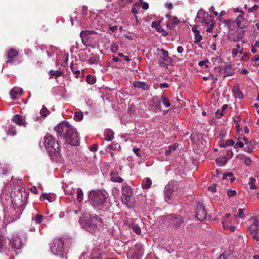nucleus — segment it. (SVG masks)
<instances>
[{
	"label": "nucleus",
	"mask_w": 259,
	"mask_h": 259,
	"mask_svg": "<svg viewBox=\"0 0 259 259\" xmlns=\"http://www.w3.org/2000/svg\"><path fill=\"white\" fill-rule=\"evenodd\" d=\"M57 135L65 140L66 144L75 146L79 144V137L76 130L67 121H64L55 128Z\"/></svg>",
	"instance_id": "f257e3e1"
},
{
	"label": "nucleus",
	"mask_w": 259,
	"mask_h": 259,
	"mask_svg": "<svg viewBox=\"0 0 259 259\" xmlns=\"http://www.w3.org/2000/svg\"><path fill=\"white\" fill-rule=\"evenodd\" d=\"M89 201L95 208L99 210L106 209L110 206L108 194L100 190L90 191Z\"/></svg>",
	"instance_id": "f03ea898"
},
{
	"label": "nucleus",
	"mask_w": 259,
	"mask_h": 259,
	"mask_svg": "<svg viewBox=\"0 0 259 259\" xmlns=\"http://www.w3.org/2000/svg\"><path fill=\"white\" fill-rule=\"evenodd\" d=\"M79 221L82 227L92 233L103 228L102 219L97 215L85 214L80 218Z\"/></svg>",
	"instance_id": "7ed1b4c3"
},
{
	"label": "nucleus",
	"mask_w": 259,
	"mask_h": 259,
	"mask_svg": "<svg viewBox=\"0 0 259 259\" xmlns=\"http://www.w3.org/2000/svg\"><path fill=\"white\" fill-rule=\"evenodd\" d=\"M44 144L45 148L50 155L59 156L60 147L58 142H56L54 137L51 135H47L44 139Z\"/></svg>",
	"instance_id": "20e7f679"
},
{
	"label": "nucleus",
	"mask_w": 259,
	"mask_h": 259,
	"mask_svg": "<svg viewBox=\"0 0 259 259\" xmlns=\"http://www.w3.org/2000/svg\"><path fill=\"white\" fill-rule=\"evenodd\" d=\"M26 200L27 199L25 197L23 199L22 194H21L20 195L18 194L13 198L11 201L15 209V215L16 214V217L15 219H11L9 222H13L20 218V216L23 210L24 206L26 204Z\"/></svg>",
	"instance_id": "39448f33"
},
{
	"label": "nucleus",
	"mask_w": 259,
	"mask_h": 259,
	"mask_svg": "<svg viewBox=\"0 0 259 259\" xmlns=\"http://www.w3.org/2000/svg\"><path fill=\"white\" fill-rule=\"evenodd\" d=\"M64 246V241L62 239L60 238H55L50 245L51 252L54 255L64 258L66 255Z\"/></svg>",
	"instance_id": "423d86ee"
},
{
	"label": "nucleus",
	"mask_w": 259,
	"mask_h": 259,
	"mask_svg": "<svg viewBox=\"0 0 259 259\" xmlns=\"http://www.w3.org/2000/svg\"><path fill=\"white\" fill-rule=\"evenodd\" d=\"M248 231L252 238L259 241V215L252 218L249 221Z\"/></svg>",
	"instance_id": "0eeeda50"
},
{
	"label": "nucleus",
	"mask_w": 259,
	"mask_h": 259,
	"mask_svg": "<svg viewBox=\"0 0 259 259\" xmlns=\"http://www.w3.org/2000/svg\"><path fill=\"white\" fill-rule=\"evenodd\" d=\"M184 219L180 215L170 214L165 217V224L167 226L179 228L184 222Z\"/></svg>",
	"instance_id": "6e6552de"
},
{
	"label": "nucleus",
	"mask_w": 259,
	"mask_h": 259,
	"mask_svg": "<svg viewBox=\"0 0 259 259\" xmlns=\"http://www.w3.org/2000/svg\"><path fill=\"white\" fill-rule=\"evenodd\" d=\"M245 30L242 28H237L236 30L230 32L228 38L230 41L237 42L242 39L244 35Z\"/></svg>",
	"instance_id": "1a4fd4ad"
},
{
	"label": "nucleus",
	"mask_w": 259,
	"mask_h": 259,
	"mask_svg": "<svg viewBox=\"0 0 259 259\" xmlns=\"http://www.w3.org/2000/svg\"><path fill=\"white\" fill-rule=\"evenodd\" d=\"M162 53V56L159 57V65L164 68H167L170 66L171 63V59L168 56V53L167 51L161 49L159 50Z\"/></svg>",
	"instance_id": "9d476101"
},
{
	"label": "nucleus",
	"mask_w": 259,
	"mask_h": 259,
	"mask_svg": "<svg viewBox=\"0 0 259 259\" xmlns=\"http://www.w3.org/2000/svg\"><path fill=\"white\" fill-rule=\"evenodd\" d=\"M206 216V211L202 203L198 202L196 208V218L199 221H202Z\"/></svg>",
	"instance_id": "9b49d317"
},
{
	"label": "nucleus",
	"mask_w": 259,
	"mask_h": 259,
	"mask_svg": "<svg viewBox=\"0 0 259 259\" xmlns=\"http://www.w3.org/2000/svg\"><path fill=\"white\" fill-rule=\"evenodd\" d=\"M144 254L142 244L137 243L135 245L131 259H141Z\"/></svg>",
	"instance_id": "f8f14e48"
},
{
	"label": "nucleus",
	"mask_w": 259,
	"mask_h": 259,
	"mask_svg": "<svg viewBox=\"0 0 259 259\" xmlns=\"http://www.w3.org/2000/svg\"><path fill=\"white\" fill-rule=\"evenodd\" d=\"M230 214L226 213V217L222 221V224L223 226V228L226 230H229L231 232H233L235 230V227L233 225H231V220L230 219Z\"/></svg>",
	"instance_id": "ddd939ff"
},
{
	"label": "nucleus",
	"mask_w": 259,
	"mask_h": 259,
	"mask_svg": "<svg viewBox=\"0 0 259 259\" xmlns=\"http://www.w3.org/2000/svg\"><path fill=\"white\" fill-rule=\"evenodd\" d=\"M12 121L19 126L26 127L27 122L25 120V117L20 114H16L11 119Z\"/></svg>",
	"instance_id": "4468645a"
},
{
	"label": "nucleus",
	"mask_w": 259,
	"mask_h": 259,
	"mask_svg": "<svg viewBox=\"0 0 259 259\" xmlns=\"http://www.w3.org/2000/svg\"><path fill=\"white\" fill-rule=\"evenodd\" d=\"M10 244L13 248L16 249H20L22 246L21 240L17 235H12L10 239Z\"/></svg>",
	"instance_id": "2eb2a0df"
},
{
	"label": "nucleus",
	"mask_w": 259,
	"mask_h": 259,
	"mask_svg": "<svg viewBox=\"0 0 259 259\" xmlns=\"http://www.w3.org/2000/svg\"><path fill=\"white\" fill-rule=\"evenodd\" d=\"M209 18L211 19V16L208 15L203 9H200L198 11L196 19H198V22L202 23L203 22H205V20Z\"/></svg>",
	"instance_id": "dca6fc26"
},
{
	"label": "nucleus",
	"mask_w": 259,
	"mask_h": 259,
	"mask_svg": "<svg viewBox=\"0 0 259 259\" xmlns=\"http://www.w3.org/2000/svg\"><path fill=\"white\" fill-rule=\"evenodd\" d=\"M18 52L14 49H10L7 53L8 60L6 61L7 63H13L14 62V58L17 56Z\"/></svg>",
	"instance_id": "f3484780"
},
{
	"label": "nucleus",
	"mask_w": 259,
	"mask_h": 259,
	"mask_svg": "<svg viewBox=\"0 0 259 259\" xmlns=\"http://www.w3.org/2000/svg\"><path fill=\"white\" fill-rule=\"evenodd\" d=\"M22 89L18 87H15L10 91L11 98L13 100L17 99L18 97L23 94Z\"/></svg>",
	"instance_id": "a211bd4d"
},
{
	"label": "nucleus",
	"mask_w": 259,
	"mask_h": 259,
	"mask_svg": "<svg viewBox=\"0 0 259 259\" xmlns=\"http://www.w3.org/2000/svg\"><path fill=\"white\" fill-rule=\"evenodd\" d=\"M150 105L153 110L161 109V100L158 97L154 96L152 98Z\"/></svg>",
	"instance_id": "6ab92c4d"
},
{
	"label": "nucleus",
	"mask_w": 259,
	"mask_h": 259,
	"mask_svg": "<svg viewBox=\"0 0 259 259\" xmlns=\"http://www.w3.org/2000/svg\"><path fill=\"white\" fill-rule=\"evenodd\" d=\"M180 22L179 19L177 17H174L171 19L166 22V25L170 30L173 29Z\"/></svg>",
	"instance_id": "aec40b11"
},
{
	"label": "nucleus",
	"mask_w": 259,
	"mask_h": 259,
	"mask_svg": "<svg viewBox=\"0 0 259 259\" xmlns=\"http://www.w3.org/2000/svg\"><path fill=\"white\" fill-rule=\"evenodd\" d=\"M232 93L233 96L235 98L242 99L244 98V95L240 90L238 84L235 85L232 89Z\"/></svg>",
	"instance_id": "412c9836"
},
{
	"label": "nucleus",
	"mask_w": 259,
	"mask_h": 259,
	"mask_svg": "<svg viewBox=\"0 0 259 259\" xmlns=\"http://www.w3.org/2000/svg\"><path fill=\"white\" fill-rule=\"evenodd\" d=\"M133 85L135 88L141 89L145 91H147L150 89L149 85L144 81H135L133 82Z\"/></svg>",
	"instance_id": "4be33fe9"
},
{
	"label": "nucleus",
	"mask_w": 259,
	"mask_h": 259,
	"mask_svg": "<svg viewBox=\"0 0 259 259\" xmlns=\"http://www.w3.org/2000/svg\"><path fill=\"white\" fill-rule=\"evenodd\" d=\"M240 14L237 16V18L234 21L236 25L237 29L240 28L243 29L244 26L242 23L244 21V13L242 11H240Z\"/></svg>",
	"instance_id": "5701e85b"
},
{
	"label": "nucleus",
	"mask_w": 259,
	"mask_h": 259,
	"mask_svg": "<svg viewBox=\"0 0 259 259\" xmlns=\"http://www.w3.org/2000/svg\"><path fill=\"white\" fill-rule=\"evenodd\" d=\"M220 20L224 22V23L225 24L226 26L228 28V29L230 31H234L235 30V29H237L236 25L235 24V22L234 20H222L221 18H220Z\"/></svg>",
	"instance_id": "b1692460"
},
{
	"label": "nucleus",
	"mask_w": 259,
	"mask_h": 259,
	"mask_svg": "<svg viewBox=\"0 0 259 259\" xmlns=\"http://www.w3.org/2000/svg\"><path fill=\"white\" fill-rule=\"evenodd\" d=\"M122 193L123 195L126 197H130L133 194V191L131 188L127 185H125L122 187Z\"/></svg>",
	"instance_id": "393cba45"
},
{
	"label": "nucleus",
	"mask_w": 259,
	"mask_h": 259,
	"mask_svg": "<svg viewBox=\"0 0 259 259\" xmlns=\"http://www.w3.org/2000/svg\"><path fill=\"white\" fill-rule=\"evenodd\" d=\"M202 24L206 25L208 28L206 29V31L208 32H210L212 31L214 22L213 19H210V20H209L208 19L205 20V22H203Z\"/></svg>",
	"instance_id": "a878e982"
},
{
	"label": "nucleus",
	"mask_w": 259,
	"mask_h": 259,
	"mask_svg": "<svg viewBox=\"0 0 259 259\" xmlns=\"http://www.w3.org/2000/svg\"><path fill=\"white\" fill-rule=\"evenodd\" d=\"M172 192L173 187L170 184H168L165 187V194L167 198L169 199L171 198Z\"/></svg>",
	"instance_id": "bb28decb"
},
{
	"label": "nucleus",
	"mask_w": 259,
	"mask_h": 259,
	"mask_svg": "<svg viewBox=\"0 0 259 259\" xmlns=\"http://www.w3.org/2000/svg\"><path fill=\"white\" fill-rule=\"evenodd\" d=\"M110 180L112 182L116 183H121L123 179L114 172H111L110 174Z\"/></svg>",
	"instance_id": "cd10ccee"
},
{
	"label": "nucleus",
	"mask_w": 259,
	"mask_h": 259,
	"mask_svg": "<svg viewBox=\"0 0 259 259\" xmlns=\"http://www.w3.org/2000/svg\"><path fill=\"white\" fill-rule=\"evenodd\" d=\"M105 139L107 141H112L114 138V133L110 130H106L104 133Z\"/></svg>",
	"instance_id": "c85d7f7f"
},
{
	"label": "nucleus",
	"mask_w": 259,
	"mask_h": 259,
	"mask_svg": "<svg viewBox=\"0 0 259 259\" xmlns=\"http://www.w3.org/2000/svg\"><path fill=\"white\" fill-rule=\"evenodd\" d=\"M215 162L218 165L222 166H224L227 163V160L225 157L221 156L216 159Z\"/></svg>",
	"instance_id": "c756f323"
},
{
	"label": "nucleus",
	"mask_w": 259,
	"mask_h": 259,
	"mask_svg": "<svg viewBox=\"0 0 259 259\" xmlns=\"http://www.w3.org/2000/svg\"><path fill=\"white\" fill-rule=\"evenodd\" d=\"M152 184L151 180L150 178H147L143 180L142 183V186L143 188H149Z\"/></svg>",
	"instance_id": "7c9ffc66"
},
{
	"label": "nucleus",
	"mask_w": 259,
	"mask_h": 259,
	"mask_svg": "<svg viewBox=\"0 0 259 259\" xmlns=\"http://www.w3.org/2000/svg\"><path fill=\"white\" fill-rule=\"evenodd\" d=\"M7 239L3 235H0V252H2L6 247Z\"/></svg>",
	"instance_id": "2f4dec72"
},
{
	"label": "nucleus",
	"mask_w": 259,
	"mask_h": 259,
	"mask_svg": "<svg viewBox=\"0 0 259 259\" xmlns=\"http://www.w3.org/2000/svg\"><path fill=\"white\" fill-rule=\"evenodd\" d=\"M57 48L53 46H49L46 50V53L49 57H52L53 54L57 51Z\"/></svg>",
	"instance_id": "473e14b6"
},
{
	"label": "nucleus",
	"mask_w": 259,
	"mask_h": 259,
	"mask_svg": "<svg viewBox=\"0 0 259 259\" xmlns=\"http://www.w3.org/2000/svg\"><path fill=\"white\" fill-rule=\"evenodd\" d=\"M44 217L40 214H36L34 217H32V221L36 224H39L42 221Z\"/></svg>",
	"instance_id": "72a5a7b5"
},
{
	"label": "nucleus",
	"mask_w": 259,
	"mask_h": 259,
	"mask_svg": "<svg viewBox=\"0 0 259 259\" xmlns=\"http://www.w3.org/2000/svg\"><path fill=\"white\" fill-rule=\"evenodd\" d=\"M95 33H96V32L92 30L81 31L80 33V35L83 40L84 38H88L89 35Z\"/></svg>",
	"instance_id": "f704fd0d"
},
{
	"label": "nucleus",
	"mask_w": 259,
	"mask_h": 259,
	"mask_svg": "<svg viewBox=\"0 0 259 259\" xmlns=\"http://www.w3.org/2000/svg\"><path fill=\"white\" fill-rule=\"evenodd\" d=\"M83 113L81 111H76L74 114V119L76 121H81L83 118Z\"/></svg>",
	"instance_id": "c9c22d12"
},
{
	"label": "nucleus",
	"mask_w": 259,
	"mask_h": 259,
	"mask_svg": "<svg viewBox=\"0 0 259 259\" xmlns=\"http://www.w3.org/2000/svg\"><path fill=\"white\" fill-rule=\"evenodd\" d=\"M8 135L15 136L16 134L15 127L12 125H9L8 130L7 132Z\"/></svg>",
	"instance_id": "e433bc0d"
},
{
	"label": "nucleus",
	"mask_w": 259,
	"mask_h": 259,
	"mask_svg": "<svg viewBox=\"0 0 259 259\" xmlns=\"http://www.w3.org/2000/svg\"><path fill=\"white\" fill-rule=\"evenodd\" d=\"M77 200L81 202L83 200V192L80 188H78L76 191Z\"/></svg>",
	"instance_id": "4c0bfd02"
},
{
	"label": "nucleus",
	"mask_w": 259,
	"mask_h": 259,
	"mask_svg": "<svg viewBox=\"0 0 259 259\" xmlns=\"http://www.w3.org/2000/svg\"><path fill=\"white\" fill-rule=\"evenodd\" d=\"M160 100L163 103V104L165 106V107H168L170 106V103L169 99H167V98H165L164 96H161Z\"/></svg>",
	"instance_id": "58836bf2"
},
{
	"label": "nucleus",
	"mask_w": 259,
	"mask_h": 259,
	"mask_svg": "<svg viewBox=\"0 0 259 259\" xmlns=\"http://www.w3.org/2000/svg\"><path fill=\"white\" fill-rule=\"evenodd\" d=\"M63 72L59 70H52L50 71V74L51 75V77L52 76H55L56 77L60 76L62 75Z\"/></svg>",
	"instance_id": "ea45409f"
},
{
	"label": "nucleus",
	"mask_w": 259,
	"mask_h": 259,
	"mask_svg": "<svg viewBox=\"0 0 259 259\" xmlns=\"http://www.w3.org/2000/svg\"><path fill=\"white\" fill-rule=\"evenodd\" d=\"M109 148L112 150H118L120 148V146L117 143L113 142L109 146Z\"/></svg>",
	"instance_id": "a19ab883"
},
{
	"label": "nucleus",
	"mask_w": 259,
	"mask_h": 259,
	"mask_svg": "<svg viewBox=\"0 0 259 259\" xmlns=\"http://www.w3.org/2000/svg\"><path fill=\"white\" fill-rule=\"evenodd\" d=\"M255 183V179L252 177L249 178L248 184L251 189H255L256 186L254 185Z\"/></svg>",
	"instance_id": "79ce46f5"
},
{
	"label": "nucleus",
	"mask_w": 259,
	"mask_h": 259,
	"mask_svg": "<svg viewBox=\"0 0 259 259\" xmlns=\"http://www.w3.org/2000/svg\"><path fill=\"white\" fill-rule=\"evenodd\" d=\"M86 81L88 83L90 84H94L96 82V79L91 75H88L86 78Z\"/></svg>",
	"instance_id": "37998d69"
},
{
	"label": "nucleus",
	"mask_w": 259,
	"mask_h": 259,
	"mask_svg": "<svg viewBox=\"0 0 259 259\" xmlns=\"http://www.w3.org/2000/svg\"><path fill=\"white\" fill-rule=\"evenodd\" d=\"M99 61V58L96 56L90 57L89 59V62L91 64H97Z\"/></svg>",
	"instance_id": "c03bdc74"
},
{
	"label": "nucleus",
	"mask_w": 259,
	"mask_h": 259,
	"mask_svg": "<svg viewBox=\"0 0 259 259\" xmlns=\"http://www.w3.org/2000/svg\"><path fill=\"white\" fill-rule=\"evenodd\" d=\"M202 36L200 34V32L195 34L194 37V42L196 44H198L202 40Z\"/></svg>",
	"instance_id": "a18cd8bd"
},
{
	"label": "nucleus",
	"mask_w": 259,
	"mask_h": 259,
	"mask_svg": "<svg viewBox=\"0 0 259 259\" xmlns=\"http://www.w3.org/2000/svg\"><path fill=\"white\" fill-rule=\"evenodd\" d=\"M177 146L174 145H170L168 147V149L165 151L166 155H169L171 152L174 151L176 149Z\"/></svg>",
	"instance_id": "49530a36"
},
{
	"label": "nucleus",
	"mask_w": 259,
	"mask_h": 259,
	"mask_svg": "<svg viewBox=\"0 0 259 259\" xmlns=\"http://www.w3.org/2000/svg\"><path fill=\"white\" fill-rule=\"evenodd\" d=\"M246 210L245 208H240L238 209V211L237 213V217L239 218L244 219L245 218L244 215V211Z\"/></svg>",
	"instance_id": "de8ad7c7"
},
{
	"label": "nucleus",
	"mask_w": 259,
	"mask_h": 259,
	"mask_svg": "<svg viewBox=\"0 0 259 259\" xmlns=\"http://www.w3.org/2000/svg\"><path fill=\"white\" fill-rule=\"evenodd\" d=\"M237 192L235 190H227V194L229 197L234 196L236 195Z\"/></svg>",
	"instance_id": "09e8293b"
},
{
	"label": "nucleus",
	"mask_w": 259,
	"mask_h": 259,
	"mask_svg": "<svg viewBox=\"0 0 259 259\" xmlns=\"http://www.w3.org/2000/svg\"><path fill=\"white\" fill-rule=\"evenodd\" d=\"M119 49L118 46L115 43H112L110 47V50L113 53H115L118 51Z\"/></svg>",
	"instance_id": "8fccbe9b"
},
{
	"label": "nucleus",
	"mask_w": 259,
	"mask_h": 259,
	"mask_svg": "<svg viewBox=\"0 0 259 259\" xmlns=\"http://www.w3.org/2000/svg\"><path fill=\"white\" fill-rule=\"evenodd\" d=\"M36 49L37 51L40 50L42 52H44L45 51H46L47 50V47L44 45H38L36 46Z\"/></svg>",
	"instance_id": "3c124183"
},
{
	"label": "nucleus",
	"mask_w": 259,
	"mask_h": 259,
	"mask_svg": "<svg viewBox=\"0 0 259 259\" xmlns=\"http://www.w3.org/2000/svg\"><path fill=\"white\" fill-rule=\"evenodd\" d=\"M209 62L208 60L205 59L204 60L201 61L199 62L198 65L200 67L205 65L206 68H208L209 67L208 65L207 64Z\"/></svg>",
	"instance_id": "603ef678"
},
{
	"label": "nucleus",
	"mask_w": 259,
	"mask_h": 259,
	"mask_svg": "<svg viewBox=\"0 0 259 259\" xmlns=\"http://www.w3.org/2000/svg\"><path fill=\"white\" fill-rule=\"evenodd\" d=\"M48 110L47 108L43 106L42 109H41L40 111V114L42 115L43 117H46L47 116V112Z\"/></svg>",
	"instance_id": "864d4df0"
},
{
	"label": "nucleus",
	"mask_w": 259,
	"mask_h": 259,
	"mask_svg": "<svg viewBox=\"0 0 259 259\" xmlns=\"http://www.w3.org/2000/svg\"><path fill=\"white\" fill-rule=\"evenodd\" d=\"M244 162L246 165L249 166L252 163V160L249 157L244 156Z\"/></svg>",
	"instance_id": "5fc2aeb1"
},
{
	"label": "nucleus",
	"mask_w": 259,
	"mask_h": 259,
	"mask_svg": "<svg viewBox=\"0 0 259 259\" xmlns=\"http://www.w3.org/2000/svg\"><path fill=\"white\" fill-rule=\"evenodd\" d=\"M133 230L137 234H140L141 232V228L137 225L133 226Z\"/></svg>",
	"instance_id": "6e6d98bb"
},
{
	"label": "nucleus",
	"mask_w": 259,
	"mask_h": 259,
	"mask_svg": "<svg viewBox=\"0 0 259 259\" xmlns=\"http://www.w3.org/2000/svg\"><path fill=\"white\" fill-rule=\"evenodd\" d=\"M134 152L135 153V154L139 157H141L142 155H141V154L140 153V151H141V149L139 148H135L134 147L133 149Z\"/></svg>",
	"instance_id": "4d7b16f0"
},
{
	"label": "nucleus",
	"mask_w": 259,
	"mask_h": 259,
	"mask_svg": "<svg viewBox=\"0 0 259 259\" xmlns=\"http://www.w3.org/2000/svg\"><path fill=\"white\" fill-rule=\"evenodd\" d=\"M243 146V142L241 141H238L236 142L235 144H234V148L237 149L238 148H242Z\"/></svg>",
	"instance_id": "13d9d810"
},
{
	"label": "nucleus",
	"mask_w": 259,
	"mask_h": 259,
	"mask_svg": "<svg viewBox=\"0 0 259 259\" xmlns=\"http://www.w3.org/2000/svg\"><path fill=\"white\" fill-rule=\"evenodd\" d=\"M8 171V168L7 167H0V174L5 175Z\"/></svg>",
	"instance_id": "bf43d9fd"
},
{
	"label": "nucleus",
	"mask_w": 259,
	"mask_h": 259,
	"mask_svg": "<svg viewBox=\"0 0 259 259\" xmlns=\"http://www.w3.org/2000/svg\"><path fill=\"white\" fill-rule=\"evenodd\" d=\"M233 155V153L232 150H228L227 151V154H226V156L225 157L227 158V160L230 159L232 157Z\"/></svg>",
	"instance_id": "052dcab7"
},
{
	"label": "nucleus",
	"mask_w": 259,
	"mask_h": 259,
	"mask_svg": "<svg viewBox=\"0 0 259 259\" xmlns=\"http://www.w3.org/2000/svg\"><path fill=\"white\" fill-rule=\"evenodd\" d=\"M152 27H153V28H155L158 31L159 30V29H160V27L159 25V23L157 22H153L152 23V25H151Z\"/></svg>",
	"instance_id": "680f3d73"
},
{
	"label": "nucleus",
	"mask_w": 259,
	"mask_h": 259,
	"mask_svg": "<svg viewBox=\"0 0 259 259\" xmlns=\"http://www.w3.org/2000/svg\"><path fill=\"white\" fill-rule=\"evenodd\" d=\"M132 12L135 15V17L136 20V23H138V17L136 16V14L138 13V11L137 9L135 8H132Z\"/></svg>",
	"instance_id": "e2e57ef3"
},
{
	"label": "nucleus",
	"mask_w": 259,
	"mask_h": 259,
	"mask_svg": "<svg viewBox=\"0 0 259 259\" xmlns=\"http://www.w3.org/2000/svg\"><path fill=\"white\" fill-rule=\"evenodd\" d=\"M49 195L48 194H43L41 195L40 196V199L41 200H46V199H47L50 202H51V199H50L49 197Z\"/></svg>",
	"instance_id": "0e129e2a"
},
{
	"label": "nucleus",
	"mask_w": 259,
	"mask_h": 259,
	"mask_svg": "<svg viewBox=\"0 0 259 259\" xmlns=\"http://www.w3.org/2000/svg\"><path fill=\"white\" fill-rule=\"evenodd\" d=\"M258 8V6L257 5H254L252 7L248 9V12L252 13L254 11H256Z\"/></svg>",
	"instance_id": "69168bd1"
},
{
	"label": "nucleus",
	"mask_w": 259,
	"mask_h": 259,
	"mask_svg": "<svg viewBox=\"0 0 259 259\" xmlns=\"http://www.w3.org/2000/svg\"><path fill=\"white\" fill-rule=\"evenodd\" d=\"M239 54V50L236 49L235 48L233 49L232 50V55L233 57H235Z\"/></svg>",
	"instance_id": "338daca9"
},
{
	"label": "nucleus",
	"mask_w": 259,
	"mask_h": 259,
	"mask_svg": "<svg viewBox=\"0 0 259 259\" xmlns=\"http://www.w3.org/2000/svg\"><path fill=\"white\" fill-rule=\"evenodd\" d=\"M249 58V55L247 53H245L242 57L241 60L244 61H247Z\"/></svg>",
	"instance_id": "774afa93"
}]
</instances>
